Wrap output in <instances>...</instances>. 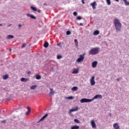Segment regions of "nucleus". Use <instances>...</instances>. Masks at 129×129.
Segmentation results:
<instances>
[{
    "label": "nucleus",
    "mask_w": 129,
    "mask_h": 129,
    "mask_svg": "<svg viewBox=\"0 0 129 129\" xmlns=\"http://www.w3.org/2000/svg\"><path fill=\"white\" fill-rule=\"evenodd\" d=\"M114 25L117 33L120 32L121 30V23H120L118 19L116 18L114 20Z\"/></svg>",
    "instance_id": "obj_1"
},
{
    "label": "nucleus",
    "mask_w": 129,
    "mask_h": 129,
    "mask_svg": "<svg viewBox=\"0 0 129 129\" xmlns=\"http://www.w3.org/2000/svg\"><path fill=\"white\" fill-rule=\"evenodd\" d=\"M99 52V48L96 47L92 48L89 52V55H97Z\"/></svg>",
    "instance_id": "obj_2"
},
{
    "label": "nucleus",
    "mask_w": 129,
    "mask_h": 129,
    "mask_svg": "<svg viewBox=\"0 0 129 129\" xmlns=\"http://www.w3.org/2000/svg\"><path fill=\"white\" fill-rule=\"evenodd\" d=\"M93 100V99H86V98H84V99H82L80 100V102L81 103H87V102H91V101H92Z\"/></svg>",
    "instance_id": "obj_3"
},
{
    "label": "nucleus",
    "mask_w": 129,
    "mask_h": 129,
    "mask_svg": "<svg viewBox=\"0 0 129 129\" xmlns=\"http://www.w3.org/2000/svg\"><path fill=\"white\" fill-rule=\"evenodd\" d=\"M94 79H95V77L94 76H93L90 79V84L92 86L95 85V81H94Z\"/></svg>",
    "instance_id": "obj_4"
},
{
    "label": "nucleus",
    "mask_w": 129,
    "mask_h": 129,
    "mask_svg": "<svg viewBox=\"0 0 129 129\" xmlns=\"http://www.w3.org/2000/svg\"><path fill=\"white\" fill-rule=\"evenodd\" d=\"M83 60H84V56L80 55V57L77 59V62H78L79 63L80 62H82Z\"/></svg>",
    "instance_id": "obj_5"
},
{
    "label": "nucleus",
    "mask_w": 129,
    "mask_h": 129,
    "mask_svg": "<svg viewBox=\"0 0 129 129\" xmlns=\"http://www.w3.org/2000/svg\"><path fill=\"white\" fill-rule=\"evenodd\" d=\"M79 108L78 107H75L74 108H72L69 110V113H71V112H74V111H78Z\"/></svg>",
    "instance_id": "obj_6"
},
{
    "label": "nucleus",
    "mask_w": 129,
    "mask_h": 129,
    "mask_svg": "<svg viewBox=\"0 0 129 129\" xmlns=\"http://www.w3.org/2000/svg\"><path fill=\"white\" fill-rule=\"evenodd\" d=\"M90 123H91V125L93 128H96V124H95V122L94 121V120H91Z\"/></svg>",
    "instance_id": "obj_7"
},
{
    "label": "nucleus",
    "mask_w": 129,
    "mask_h": 129,
    "mask_svg": "<svg viewBox=\"0 0 129 129\" xmlns=\"http://www.w3.org/2000/svg\"><path fill=\"white\" fill-rule=\"evenodd\" d=\"M90 6L92 7L93 9L95 10V9H96V6H97V4L96 3V2H94L90 4Z\"/></svg>",
    "instance_id": "obj_8"
},
{
    "label": "nucleus",
    "mask_w": 129,
    "mask_h": 129,
    "mask_svg": "<svg viewBox=\"0 0 129 129\" xmlns=\"http://www.w3.org/2000/svg\"><path fill=\"white\" fill-rule=\"evenodd\" d=\"M49 90V96H50V97H52V96H53V95L55 94V91H54V90L52 88H50Z\"/></svg>",
    "instance_id": "obj_9"
},
{
    "label": "nucleus",
    "mask_w": 129,
    "mask_h": 129,
    "mask_svg": "<svg viewBox=\"0 0 129 129\" xmlns=\"http://www.w3.org/2000/svg\"><path fill=\"white\" fill-rule=\"evenodd\" d=\"M97 98L101 99L102 98V96H101V95H96L93 97V99H96Z\"/></svg>",
    "instance_id": "obj_10"
},
{
    "label": "nucleus",
    "mask_w": 129,
    "mask_h": 129,
    "mask_svg": "<svg viewBox=\"0 0 129 129\" xmlns=\"http://www.w3.org/2000/svg\"><path fill=\"white\" fill-rule=\"evenodd\" d=\"M113 126L114 129H119L120 128L119 126L118 125V123H114L113 125Z\"/></svg>",
    "instance_id": "obj_11"
},
{
    "label": "nucleus",
    "mask_w": 129,
    "mask_h": 129,
    "mask_svg": "<svg viewBox=\"0 0 129 129\" xmlns=\"http://www.w3.org/2000/svg\"><path fill=\"white\" fill-rule=\"evenodd\" d=\"M97 63L98 62L96 61H95L92 62V67H93V68H95V67H96V66H97Z\"/></svg>",
    "instance_id": "obj_12"
},
{
    "label": "nucleus",
    "mask_w": 129,
    "mask_h": 129,
    "mask_svg": "<svg viewBox=\"0 0 129 129\" xmlns=\"http://www.w3.org/2000/svg\"><path fill=\"white\" fill-rule=\"evenodd\" d=\"M29 79L28 78H22L21 79V81L22 82H27V81H29Z\"/></svg>",
    "instance_id": "obj_13"
},
{
    "label": "nucleus",
    "mask_w": 129,
    "mask_h": 129,
    "mask_svg": "<svg viewBox=\"0 0 129 129\" xmlns=\"http://www.w3.org/2000/svg\"><path fill=\"white\" fill-rule=\"evenodd\" d=\"M26 15L28 17H30V18H31V19H33V20H36V18L35 16H34L33 15L30 14H27Z\"/></svg>",
    "instance_id": "obj_14"
},
{
    "label": "nucleus",
    "mask_w": 129,
    "mask_h": 129,
    "mask_svg": "<svg viewBox=\"0 0 129 129\" xmlns=\"http://www.w3.org/2000/svg\"><path fill=\"white\" fill-rule=\"evenodd\" d=\"M78 72H79V71L78 70V69H74L73 71L72 72V74H77V73H78Z\"/></svg>",
    "instance_id": "obj_15"
},
{
    "label": "nucleus",
    "mask_w": 129,
    "mask_h": 129,
    "mask_svg": "<svg viewBox=\"0 0 129 129\" xmlns=\"http://www.w3.org/2000/svg\"><path fill=\"white\" fill-rule=\"evenodd\" d=\"M48 116V114H45L42 117V118H40L39 121H42V120H44V119H45L46 117Z\"/></svg>",
    "instance_id": "obj_16"
},
{
    "label": "nucleus",
    "mask_w": 129,
    "mask_h": 129,
    "mask_svg": "<svg viewBox=\"0 0 129 129\" xmlns=\"http://www.w3.org/2000/svg\"><path fill=\"white\" fill-rule=\"evenodd\" d=\"M28 111L26 112V115H29L31 112V108L30 107H27Z\"/></svg>",
    "instance_id": "obj_17"
},
{
    "label": "nucleus",
    "mask_w": 129,
    "mask_h": 129,
    "mask_svg": "<svg viewBox=\"0 0 129 129\" xmlns=\"http://www.w3.org/2000/svg\"><path fill=\"white\" fill-rule=\"evenodd\" d=\"M94 36H97V35H99V31L96 30L93 33Z\"/></svg>",
    "instance_id": "obj_18"
},
{
    "label": "nucleus",
    "mask_w": 129,
    "mask_h": 129,
    "mask_svg": "<svg viewBox=\"0 0 129 129\" xmlns=\"http://www.w3.org/2000/svg\"><path fill=\"white\" fill-rule=\"evenodd\" d=\"M13 38H14V35H9L7 37V39H8V40H10V39H13Z\"/></svg>",
    "instance_id": "obj_19"
},
{
    "label": "nucleus",
    "mask_w": 129,
    "mask_h": 129,
    "mask_svg": "<svg viewBox=\"0 0 129 129\" xmlns=\"http://www.w3.org/2000/svg\"><path fill=\"white\" fill-rule=\"evenodd\" d=\"M71 129H79V126L78 125H74L71 127Z\"/></svg>",
    "instance_id": "obj_20"
},
{
    "label": "nucleus",
    "mask_w": 129,
    "mask_h": 129,
    "mask_svg": "<svg viewBox=\"0 0 129 129\" xmlns=\"http://www.w3.org/2000/svg\"><path fill=\"white\" fill-rule=\"evenodd\" d=\"M35 78H36V79H37V80H39V79H41V75H36Z\"/></svg>",
    "instance_id": "obj_21"
},
{
    "label": "nucleus",
    "mask_w": 129,
    "mask_h": 129,
    "mask_svg": "<svg viewBox=\"0 0 129 129\" xmlns=\"http://www.w3.org/2000/svg\"><path fill=\"white\" fill-rule=\"evenodd\" d=\"M3 78L4 80H7V79H8V78H9V75H5L3 76Z\"/></svg>",
    "instance_id": "obj_22"
},
{
    "label": "nucleus",
    "mask_w": 129,
    "mask_h": 129,
    "mask_svg": "<svg viewBox=\"0 0 129 129\" xmlns=\"http://www.w3.org/2000/svg\"><path fill=\"white\" fill-rule=\"evenodd\" d=\"M36 88H37V85H33L30 87V89L31 90H34V89H36Z\"/></svg>",
    "instance_id": "obj_23"
},
{
    "label": "nucleus",
    "mask_w": 129,
    "mask_h": 129,
    "mask_svg": "<svg viewBox=\"0 0 129 129\" xmlns=\"http://www.w3.org/2000/svg\"><path fill=\"white\" fill-rule=\"evenodd\" d=\"M44 48H48V47H49V43L45 42L44 44Z\"/></svg>",
    "instance_id": "obj_24"
},
{
    "label": "nucleus",
    "mask_w": 129,
    "mask_h": 129,
    "mask_svg": "<svg viewBox=\"0 0 129 129\" xmlns=\"http://www.w3.org/2000/svg\"><path fill=\"white\" fill-rule=\"evenodd\" d=\"M78 89V87H73L72 88V90L73 91H76Z\"/></svg>",
    "instance_id": "obj_25"
},
{
    "label": "nucleus",
    "mask_w": 129,
    "mask_h": 129,
    "mask_svg": "<svg viewBox=\"0 0 129 129\" xmlns=\"http://www.w3.org/2000/svg\"><path fill=\"white\" fill-rule=\"evenodd\" d=\"M31 10H32V11H34V12H37V8H36V7H31Z\"/></svg>",
    "instance_id": "obj_26"
},
{
    "label": "nucleus",
    "mask_w": 129,
    "mask_h": 129,
    "mask_svg": "<svg viewBox=\"0 0 129 129\" xmlns=\"http://www.w3.org/2000/svg\"><path fill=\"white\" fill-rule=\"evenodd\" d=\"M106 3L108 6H110V5H111V2H110V0H106Z\"/></svg>",
    "instance_id": "obj_27"
},
{
    "label": "nucleus",
    "mask_w": 129,
    "mask_h": 129,
    "mask_svg": "<svg viewBox=\"0 0 129 129\" xmlns=\"http://www.w3.org/2000/svg\"><path fill=\"white\" fill-rule=\"evenodd\" d=\"M123 2H124L125 6H129V2H127L126 0H123Z\"/></svg>",
    "instance_id": "obj_28"
},
{
    "label": "nucleus",
    "mask_w": 129,
    "mask_h": 129,
    "mask_svg": "<svg viewBox=\"0 0 129 129\" xmlns=\"http://www.w3.org/2000/svg\"><path fill=\"white\" fill-rule=\"evenodd\" d=\"M74 42L76 44V46H78V41L77 40V39H75Z\"/></svg>",
    "instance_id": "obj_29"
},
{
    "label": "nucleus",
    "mask_w": 129,
    "mask_h": 129,
    "mask_svg": "<svg viewBox=\"0 0 129 129\" xmlns=\"http://www.w3.org/2000/svg\"><path fill=\"white\" fill-rule=\"evenodd\" d=\"M74 121L75 122H76V123H79L80 122V121H79L78 119H74Z\"/></svg>",
    "instance_id": "obj_30"
},
{
    "label": "nucleus",
    "mask_w": 129,
    "mask_h": 129,
    "mask_svg": "<svg viewBox=\"0 0 129 129\" xmlns=\"http://www.w3.org/2000/svg\"><path fill=\"white\" fill-rule=\"evenodd\" d=\"M62 58V56L61 55L58 54L57 55V59H61Z\"/></svg>",
    "instance_id": "obj_31"
},
{
    "label": "nucleus",
    "mask_w": 129,
    "mask_h": 129,
    "mask_svg": "<svg viewBox=\"0 0 129 129\" xmlns=\"http://www.w3.org/2000/svg\"><path fill=\"white\" fill-rule=\"evenodd\" d=\"M82 18L81 17V16H78L77 17V20H78L79 21L81 20Z\"/></svg>",
    "instance_id": "obj_32"
},
{
    "label": "nucleus",
    "mask_w": 129,
    "mask_h": 129,
    "mask_svg": "<svg viewBox=\"0 0 129 129\" xmlns=\"http://www.w3.org/2000/svg\"><path fill=\"white\" fill-rule=\"evenodd\" d=\"M67 35H70L71 34V32H70V31H68L66 32Z\"/></svg>",
    "instance_id": "obj_33"
},
{
    "label": "nucleus",
    "mask_w": 129,
    "mask_h": 129,
    "mask_svg": "<svg viewBox=\"0 0 129 129\" xmlns=\"http://www.w3.org/2000/svg\"><path fill=\"white\" fill-rule=\"evenodd\" d=\"M67 99H73V96H70V97H69L68 98H67Z\"/></svg>",
    "instance_id": "obj_34"
},
{
    "label": "nucleus",
    "mask_w": 129,
    "mask_h": 129,
    "mask_svg": "<svg viewBox=\"0 0 129 129\" xmlns=\"http://www.w3.org/2000/svg\"><path fill=\"white\" fill-rule=\"evenodd\" d=\"M73 15H74V16H77V12H74Z\"/></svg>",
    "instance_id": "obj_35"
},
{
    "label": "nucleus",
    "mask_w": 129,
    "mask_h": 129,
    "mask_svg": "<svg viewBox=\"0 0 129 129\" xmlns=\"http://www.w3.org/2000/svg\"><path fill=\"white\" fill-rule=\"evenodd\" d=\"M26 47V44L23 43L22 45V48H25Z\"/></svg>",
    "instance_id": "obj_36"
},
{
    "label": "nucleus",
    "mask_w": 129,
    "mask_h": 129,
    "mask_svg": "<svg viewBox=\"0 0 129 129\" xmlns=\"http://www.w3.org/2000/svg\"><path fill=\"white\" fill-rule=\"evenodd\" d=\"M6 100H7V101H10L11 100V99L10 98H7L6 99Z\"/></svg>",
    "instance_id": "obj_37"
},
{
    "label": "nucleus",
    "mask_w": 129,
    "mask_h": 129,
    "mask_svg": "<svg viewBox=\"0 0 129 129\" xmlns=\"http://www.w3.org/2000/svg\"><path fill=\"white\" fill-rule=\"evenodd\" d=\"M18 27H19V28H22V25L21 24H19Z\"/></svg>",
    "instance_id": "obj_38"
},
{
    "label": "nucleus",
    "mask_w": 129,
    "mask_h": 129,
    "mask_svg": "<svg viewBox=\"0 0 129 129\" xmlns=\"http://www.w3.org/2000/svg\"><path fill=\"white\" fill-rule=\"evenodd\" d=\"M6 120L2 121L1 123H4L6 122Z\"/></svg>",
    "instance_id": "obj_39"
},
{
    "label": "nucleus",
    "mask_w": 129,
    "mask_h": 129,
    "mask_svg": "<svg viewBox=\"0 0 129 129\" xmlns=\"http://www.w3.org/2000/svg\"><path fill=\"white\" fill-rule=\"evenodd\" d=\"M80 26H83V23H80Z\"/></svg>",
    "instance_id": "obj_40"
},
{
    "label": "nucleus",
    "mask_w": 129,
    "mask_h": 129,
    "mask_svg": "<svg viewBox=\"0 0 129 129\" xmlns=\"http://www.w3.org/2000/svg\"><path fill=\"white\" fill-rule=\"evenodd\" d=\"M82 3L83 4H85V3H84V1L82 0Z\"/></svg>",
    "instance_id": "obj_41"
},
{
    "label": "nucleus",
    "mask_w": 129,
    "mask_h": 129,
    "mask_svg": "<svg viewBox=\"0 0 129 129\" xmlns=\"http://www.w3.org/2000/svg\"><path fill=\"white\" fill-rule=\"evenodd\" d=\"M38 13H41V11L38 10Z\"/></svg>",
    "instance_id": "obj_42"
},
{
    "label": "nucleus",
    "mask_w": 129,
    "mask_h": 129,
    "mask_svg": "<svg viewBox=\"0 0 129 129\" xmlns=\"http://www.w3.org/2000/svg\"><path fill=\"white\" fill-rule=\"evenodd\" d=\"M11 26H12V24H10V25H8V27H10Z\"/></svg>",
    "instance_id": "obj_43"
},
{
    "label": "nucleus",
    "mask_w": 129,
    "mask_h": 129,
    "mask_svg": "<svg viewBox=\"0 0 129 129\" xmlns=\"http://www.w3.org/2000/svg\"><path fill=\"white\" fill-rule=\"evenodd\" d=\"M114 1H115V2H119L118 0H114Z\"/></svg>",
    "instance_id": "obj_44"
},
{
    "label": "nucleus",
    "mask_w": 129,
    "mask_h": 129,
    "mask_svg": "<svg viewBox=\"0 0 129 129\" xmlns=\"http://www.w3.org/2000/svg\"><path fill=\"white\" fill-rule=\"evenodd\" d=\"M117 81H119V79H117Z\"/></svg>",
    "instance_id": "obj_45"
},
{
    "label": "nucleus",
    "mask_w": 129,
    "mask_h": 129,
    "mask_svg": "<svg viewBox=\"0 0 129 129\" xmlns=\"http://www.w3.org/2000/svg\"><path fill=\"white\" fill-rule=\"evenodd\" d=\"M60 45V44H57V46H59Z\"/></svg>",
    "instance_id": "obj_46"
},
{
    "label": "nucleus",
    "mask_w": 129,
    "mask_h": 129,
    "mask_svg": "<svg viewBox=\"0 0 129 129\" xmlns=\"http://www.w3.org/2000/svg\"><path fill=\"white\" fill-rule=\"evenodd\" d=\"M0 26H3V24H0Z\"/></svg>",
    "instance_id": "obj_47"
},
{
    "label": "nucleus",
    "mask_w": 129,
    "mask_h": 129,
    "mask_svg": "<svg viewBox=\"0 0 129 129\" xmlns=\"http://www.w3.org/2000/svg\"><path fill=\"white\" fill-rule=\"evenodd\" d=\"M10 51H12V49H10Z\"/></svg>",
    "instance_id": "obj_48"
}]
</instances>
